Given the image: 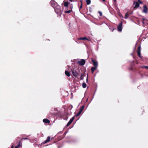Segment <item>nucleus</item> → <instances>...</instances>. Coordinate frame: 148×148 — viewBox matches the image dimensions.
<instances>
[{"label": "nucleus", "mask_w": 148, "mask_h": 148, "mask_svg": "<svg viewBox=\"0 0 148 148\" xmlns=\"http://www.w3.org/2000/svg\"><path fill=\"white\" fill-rule=\"evenodd\" d=\"M55 8H54L55 11L57 14H60L61 13V7L60 5H58Z\"/></svg>", "instance_id": "1"}, {"label": "nucleus", "mask_w": 148, "mask_h": 148, "mask_svg": "<svg viewBox=\"0 0 148 148\" xmlns=\"http://www.w3.org/2000/svg\"><path fill=\"white\" fill-rule=\"evenodd\" d=\"M72 73L73 75L75 77H76L78 74L77 69H76V68H74L72 71Z\"/></svg>", "instance_id": "2"}, {"label": "nucleus", "mask_w": 148, "mask_h": 148, "mask_svg": "<svg viewBox=\"0 0 148 148\" xmlns=\"http://www.w3.org/2000/svg\"><path fill=\"white\" fill-rule=\"evenodd\" d=\"M50 3L51 6L53 8H55V7L58 5V3L53 0H52L51 1H50Z\"/></svg>", "instance_id": "3"}, {"label": "nucleus", "mask_w": 148, "mask_h": 148, "mask_svg": "<svg viewBox=\"0 0 148 148\" xmlns=\"http://www.w3.org/2000/svg\"><path fill=\"white\" fill-rule=\"evenodd\" d=\"M123 23L122 22L119 23V25L117 26V29L119 32H121L122 29Z\"/></svg>", "instance_id": "4"}, {"label": "nucleus", "mask_w": 148, "mask_h": 148, "mask_svg": "<svg viewBox=\"0 0 148 148\" xmlns=\"http://www.w3.org/2000/svg\"><path fill=\"white\" fill-rule=\"evenodd\" d=\"M77 62L79 65L82 66L85 64V61L84 59H82L81 60L78 61Z\"/></svg>", "instance_id": "5"}, {"label": "nucleus", "mask_w": 148, "mask_h": 148, "mask_svg": "<svg viewBox=\"0 0 148 148\" xmlns=\"http://www.w3.org/2000/svg\"><path fill=\"white\" fill-rule=\"evenodd\" d=\"M143 12L145 14H146L147 12V6L145 5H144L143 7Z\"/></svg>", "instance_id": "6"}, {"label": "nucleus", "mask_w": 148, "mask_h": 148, "mask_svg": "<svg viewBox=\"0 0 148 148\" xmlns=\"http://www.w3.org/2000/svg\"><path fill=\"white\" fill-rule=\"evenodd\" d=\"M92 61L93 63V64L94 66L97 67L98 66V63L97 61L94 60L93 59H92Z\"/></svg>", "instance_id": "7"}, {"label": "nucleus", "mask_w": 148, "mask_h": 148, "mask_svg": "<svg viewBox=\"0 0 148 148\" xmlns=\"http://www.w3.org/2000/svg\"><path fill=\"white\" fill-rule=\"evenodd\" d=\"M134 4H135V6L134 7V8H138L139 6V4L137 2H134Z\"/></svg>", "instance_id": "8"}, {"label": "nucleus", "mask_w": 148, "mask_h": 148, "mask_svg": "<svg viewBox=\"0 0 148 148\" xmlns=\"http://www.w3.org/2000/svg\"><path fill=\"white\" fill-rule=\"evenodd\" d=\"M50 138H51L50 136H48L46 140L44 142V143H45L49 142Z\"/></svg>", "instance_id": "9"}, {"label": "nucleus", "mask_w": 148, "mask_h": 148, "mask_svg": "<svg viewBox=\"0 0 148 148\" xmlns=\"http://www.w3.org/2000/svg\"><path fill=\"white\" fill-rule=\"evenodd\" d=\"M97 67L94 66L92 67L91 68V70L92 71V73H93L94 71L97 68Z\"/></svg>", "instance_id": "10"}, {"label": "nucleus", "mask_w": 148, "mask_h": 148, "mask_svg": "<svg viewBox=\"0 0 148 148\" xmlns=\"http://www.w3.org/2000/svg\"><path fill=\"white\" fill-rule=\"evenodd\" d=\"M65 75L68 77H69L70 76V73L69 71H66L65 72Z\"/></svg>", "instance_id": "11"}, {"label": "nucleus", "mask_w": 148, "mask_h": 148, "mask_svg": "<svg viewBox=\"0 0 148 148\" xmlns=\"http://www.w3.org/2000/svg\"><path fill=\"white\" fill-rule=\"evenodd\" d=\"M43 121L44 122L46 123H49V121L47 119H44L43 120Z\"/></svg>", "instance_id": "12"}, {"label": "nucleus", "mask_w": 148, "mask_h": 148, "mask_svg": "<svg viewBox=\"0 0 148 148\" xmlns=\"http://www.w3.org/2000/svg\"><path fill=\"white\" fill-rule=\"evenodd\" d=\"M78 39L79 40H89L86 37H84L83 38H78Z\"/></svg>", "instance_id": "13"}, {"label": "nucleus", "mask_w": 148, "mask_h": 148, "mask_svg": "<svg viewBox=\"0 0 148 148\" xmlns=\"http://www.w3.org/2000/svg\"><path fill=\"white\" fill-rule=\"evenodd\" d=\"M84 107V106H82L81 107H80L79 109V111H80L81 112H82L83 110Z\"/></svg>", "instance_id": "14"}, {"label": "nucleus", "mask_w": 148, "mask_h": 148, "mask_svg": "<svg viewBox=\"0 0 148 148\" xmlns=\"http://www.w3.org/2000/svg\"><path fill=\"white\" fill-rule=\"evenodd\" d=\"M137 55L140 58H141L140 51H137Z\"/></svg>", "instance_id": "15"}, {"label": "nucleus", "mask_w": 148, "mask_h": 148, "mask_svg": "<svg viewBox=\"0 0 148 148\" xmlns=\"http://www.w3.org/2000/svg\"><path fill=\"white\" fill-rule=\"evenodd\" d=\"M142 23L143 24V26H144V24L146 23L148 24V20H146L145 21H142Z\"/></svg>", "instance_id": "16"}, {"label": "nucleus", "mask_w": 148, "mask_h": 148, "mask_svg": "<svg viewBox=\"0 0 148 148\" xmlns=\"http://www.w3.org/2000/svg\"><path fill=\"white\" fill-rule=\"evenodd\" d=\"M86 2L87 3V4L88 5H89L91 3L90 0H86Z\"/></svg>", "instance_id": "17"}, {"label": "nucleus", "mask_w": 148, "mask_h": 148, "mask_svg": "<svg viewBox=\"0 0 148 148\" xmlns=\"http://www.w3.org/2000/svg\"><path fill=\"white\" fill-rule=\"evenodd\" d=\"M74 118L75 117L74 116L72 117L70 119V121H69L71 123L72 122L73 120H74Z\"/></svg>", "instance_id": "18"}, {"label": "nucleus", "mask_w": 148, "mask_h": 148, "mask_svg": "<svg viewBox=\"0 0 148 148\" xmlns=\"http://www.w3.org/2000/svg\"><path fill=\"white\" fill-rule=\"evenodd\" d=\"M69 5V3L67 2H65L64 3V5L65 7H67Z\"/></svg>", "instance_id": "19"}, {"label": "nucleus", "mask_w": 148, "mask_h": 148, "mask_svg": "<svg viewBox=\"0 0 148 148\" xmlns=\"http://www.w3.org/2000/svg\"><path fill=\"white\" fill-rule=\"evenodd\" d=\"M86 85L85 83H83L82 84V87L84 88H85L86 87Z\"/></svg>", "instance_id": "20"}, {"label": "nucleus", "mask_w": 148, "mask_h": 148, "mask_svg": "<svg viewBox=\"0 0 148 148\" xmlns=\"http://www.w3.org/2000/svg\"><path fill=\"white\" fill-rule=\"evenodd\" d=\"M128 12H127L125 14V16L124 17V18L125 19L127 18L128 17Z\"/></svg>", "instance_id": "21"}, {"label": "nucleus", "mask_w": 148, "mask_h": 148, "mask_svg": "<svg viewBox=\"0 0 148 148\" xmlns=\"http://www.w3.org/2000/svg\"><path fill=\"white\" fill-rule=\"evenodd\" d=\"M84 76V75L83 74H82L80 77L81 80L83 79V78Z\"/></svg>", "instance_id": "22"}, {"label": "nucleus", "mask_w": 148, "mask_h": 148, "mask_svg": "<svg viewBox=\"0 0 148 148\" xmlns=\"http://www.w3.org/2000/svg\"><path fill=\"white\" fill-rule=\"evenodd\" d=\"M81 113V112L80 111H79V112L75 115L76 116H78Z\"/></svg>", "instance_id": "23"}, {"label": "nucleus", "mask_w": 148, "mask_h": 148, "mask_svg": "<svg viewBox=\"0 0 148 148\" xmlns=\"http://www.w3.org/2000/svg\"><path fill=\"white\" fill-rule=\"evenodd\" d=\"M71 11L70 10H69L68 11H65V13H69L71 12Z\"/></svg>", "instance_id": "24"}, {"label": "nucleus", "mask_w": 148, "mask_h": 148, "mask_svg": "<svg viewBox=\"0 0 148 148\" xmlns=\"http://www.w3.org/2000/svg\"><path fill=\"white\" fill-rule=\"evenodd\" d=\"M71 123L69 121L67 123L66 125V126L67 127L68 126L70 125Z\"/></svg>", "instance_id": "25"}, {"label": "nucleus", "mask_w": 148, "mask_h": 148, "mask_svg": "<svg viewBox=\"0 0 148 148\" xmlns=\"http://www.w3.org/2000/svg\"><path fill=\"white\" fill-rule=\"evenodd\" d=\"M98 13L99 14L100 16H102V13L100 11H99L98 12Z\"/></svg>", "instance_id": "26"}, {"label": "nucleus", "mask_w": 148, "mask_h": 148, "mask_svg": "<svg viewBox=\"0 0 148 148\" xmlns=\"http://www.w3.org/2000/svg\"><path fill=\"white\" fill-rule=\"evenodd\" d=\"M80 1L81 3V4L80 6V8L81 9V8H82V1Z\"/></svg>", "instance_id": "27"}, {"label": "nucleus", "mask_w": 148, "mask_h": 148, "mask_svg": "<svg viewBox=\"0 0 148 148\" xmlns=\"http://www.w3.org/2000/svg\"><path fill=\"white\" fill-rule=\"evenodd\" d=\"M143 68L148 69V66H144L142 67Z\"/></svg>", "instance_id": "28"}, {"label": "nucleus", "mask_w": 148, "mask_h": 148, "mask_svg": "<svg viewBox=\"0 0 148 148\" xmlns=\"http://www.w3.org/2000/svg\"><path fill=\"white\" fill-rule=\"evenodd\" d=\"M140 46H139L138 47V50L140 51Z\"/></svg>", "instance_id": "29"}, {"label": "nucleus", "mask_w": 148, "mask_h": 148, "mask_svg": "<svg viewBox=\"0 0 148 148\" xmlns=\"http://www.w3.org/2000/svg\"><path fill=\"white\" fill-rule=\"evenodd\" d=\"M143 21H145V20H146L145 18H142Z\"/></svg>", "instance_id": "30"}, {"label": "nucleus", "mask_w": 148, "mask_h": 148, "mask_svg": "<svg viewBox=\"0 0 148 148\" xmlns=\"http://www.w3.org/2000/svg\"><path fill=\"white\" fill-rule=\"evenodd\" d=\"M54 110L55 112H57L58 111V109L57 108H55Z\"/></svg>", "instance_id": "31"}, {"label": "nucleus", "mask_w": 148, "mask_h": 148, "mask_svg": "<svg viewBox=\"0 0 148 148\" xmlns=\"http://www.w3.org/2000/svg\"><path fill=\"white\" fill-rule=\"evenodd\" d=\"M138 2H139L140 3H142V1H140V0H138Z\"/></svg>", "instance_id": "32"}, {"label": "nucleus", "mask_w": 148, "mask_h": 148, "mask_svg": "<svg viewBox=\"0 0 148 148\" xmlns=\"http://www.w3.org/2000/svg\"><path fill=\"white\" fill-rule=\"evenodd\" d=\"M69 67H70V66H67V67H66V68H67L66 69H69Z\"/></svg>", "instance_id": "33"}, {"label": "nucleus", "mask_w": 148, "mask_h": 148, "mask_svg": "<svg viewBox=\"0 0 148 148\" xmlns=\"http://www.w3.org/2000/svg\"><path fill=\"white\" fill-rule=\"evenodd\" d=\"M20 143H19V144L17 145L16 146L18 147H19L20 146Z\"/></svg>", "instance_id": "34"}, {"label": "nucleus", "mask_w": 148, "mask_h": 148, "mask_svg": "<svg viewBox=\"0 0 148 148\" xmlns=\"http://www.w3.org/2000/svg\"><path fill=\"white\" fill-rule=\"evenodd\" d=\"M88 75H87V78L86 79V81L87 82H88Z\"/></svg>", "instance_id": "35"}, {"label": "nucleus", "mask_w": 148, "mask_h": 148, "mask_svg": "<svg viewBox=\"0 0 148 148\" xmlns=\"http://www.w3.org/2000/svg\"><path fill=\"white\" fill-rule=\"evenodd\" d=\"M23 139H24V140H26V139H28V138H23Z\"/></svg>", "instance_id": "36"}, {"label": "nucleus", "mask_w": 148, "mask_h": 148, "mask_svg": "<svg viewBox=\"0 0 148 148\" xmlns=\"http://www.w3.org/2000/svg\"><path fill=\"white\" fill-rule=\"evenodd\" d=\"M14 145H12V146H11V148H14Z\"/></svg>", "instance_id": "37"}, {"label": "nucleus", "mask_w": 148, "mask_h": 148, "mask_svg": "<svg viewBox=\"0 0 148 148\" xmlns=\"http://www.w3.org/2000/svg\"><path fill=\"white\" fill-rule=\"evenodd\" d=\"M15 148H19L17 146H16L15 147Z\"/></svg>", "instance_id": "38"}, {"label": "nucleus", "mask_w": 148, "mask_h": 148, "mask_svg": "<svg viewBox=\"0 0 148 148\" xmlns=\"http://www.w3.org/2000/svg\"><path fill=\"white\" fill-rule=\"evenodd\" d=\"M114 0V1L115 2H116V0Z\"/></svg>", "instance_id": "39"}, {"label": "nucleus", "mask_w": 148, "mask_h": 148, "mask_svg": "<svg viewBox=\"0 0 148 148\" xmlns=\"http://www.w3.org/2000/svg\"><path fill=\"white\" fill-rule=\"evenodd\" d=\"M102 0L103 2H104L105 1V0Z\"/></svg>", "instance_id": "40"}, {"label": "nucleus", "mask_w": 148, "mask_h": 148, "mask_svg": "<svg viewBox=\"0 0 148 148\" xmlns=\"http://www.w3.org/2000/svg\"><path fill=\"white\" fill-rule=\"evenodd\" d=\"M71 108H72V105H71Z\"/></svg>", "instance_id": "41"}, {"label": "nucleus", "mask_w": 148, "mask_h": 148, "mask_svg": "<svg viewBox=\"0 0 148 148\" xmlns=\"http://www.w3.org/2000/svg\"><path fill=\"white\" fill-rule=\"evenodd\" d=\"M66 132L64 134H66Z\"/></svg>", "instance_id": "42"}]
</instances>
